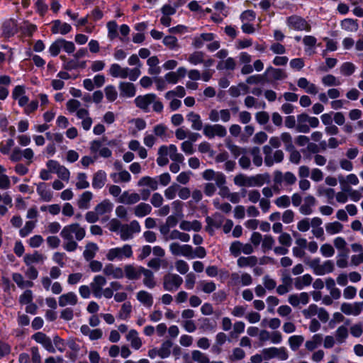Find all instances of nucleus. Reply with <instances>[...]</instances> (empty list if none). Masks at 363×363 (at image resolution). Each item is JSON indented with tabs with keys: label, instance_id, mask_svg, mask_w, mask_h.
<instances>
[{
	"label": "nucleus",
	"instance_id": "nucleus-18",
	"mask_svg": "<svg viewBox=\"0 0 363 363\" xmlns=\"http://www.w3.org/2000/svg\"><path fill=\"white\" fill-rule=\"evenodd\" d=\"M90 149L92 153L98 155L101 157L107 158L111 156V151L107 147L102 145L101 143L99 140H94L91 143Z\"/></svg>",
	"mask_w": 363,
	"mask_h": 363
},
{
	"label": "nucleus",
	"instance_id": "nucleus-22",
	"mask_svg": "<svg viewBox=\"0 0 363 363\" xmlns=\"http://www.w3.org/2000/svg\"><path fill=\"white\" fill-rule=\"evenodd\" d=\"M106 276L112 277L114 279H122L124 277L123 269L118 267H115L112 264H108L103 269Z\"/></svg>",
	"mask_w": 363,
	"mask_h": 363
},
{
	"label": "nucleus",
	"instance_id": "nucleus-4",
	"mask_svg": "<svg viewBox=\"0 0 363 363\" xmlns=\"http://www.w3.org/2000/svg\"><path fill=\"white\" fill-rule=\"evenodd\" d=\"M203 134L208 139L215 137L225 138L227 135V130L224 125L219 123H206L203 126Z\"/></svg>",
	"mask_w": 363,
	"mask_h": 363
},
{
	"label": "nucleus",
	"instance_id": "nucleus-47",
	"mask_svg": "<svg viewBox=\"0 0 363 363\" xmlns=\"http://www.w3.org/2000/svg\"><path fill=\"white\" fill-rule=\"evenodd\" d=\"M113 204L108 200H104L102 202L99 203L94 208L99 216L104 215L111 211Z\"/></svg>",
	"mask_w": 363,
	"mask_h": 363
},
{
	"label": "nucleus",
	"instance_id": "nucleus-10",
	"mask_svg": "<svg viewBox=\"0 0 363 363\" xmlns=\"http://www.w3.org/2000/svg\"><path fill=\"white\" fill-rule=\"evenodd\" d=\"M156 99L157 96L155 94H147L138 96L135 99L134 102L138 108L147 112L149 111V106L152 104Z\"/></svg>",
	"mask_w": 363,
	"mask_h": 363
},
{
	"label": "nucleus",
	"instance_id": "nucleus-8",
	"mask_svg": "<svg viewBox=\"0 0 363 363\" xmlns=\"http://www.w3.org/2000/svg\"><path fill=\"white\" fill-rule=\"evenodd\" d=\"M169 250L173 255H182L189 258H194L193 247L189 245H180L179 242H172L169 245Z\"/></svg>",
	"mask_w": 363,
	"mask_h": 363
},
{
	"label": "nucleus",
	"instance_id": "nucleus-38",
	"mask_svg": "<svg viewBox=\"0 0 363 363\" xmlns=\"http://www.w3.org/2000/svg\"><path fill=\"white\" fill-rule=\"evenodd\" d=\"M312 281V277L309 274H306L295 279L294 286L297 289H301L304 286H309Z\"/></svg>",
	"mask_w": 363,
	"mask_h": 363
},
{
	"label": "nucleus",
	"instance_id": "nucleus-15",
	"mask_svg": "<svg viewBox=\"0 0 363 363\" xmlns=\"http://www.w3.org/2000/svg\"><path fill=\"white\" fill-rule=\"evenodd\" d=\"M106 284V279L101 275L94 277L93 281L90 284L92 293L96 298L102 296L103 286Z\"/></svg>",
	"mask_w": 363,
	"mask_h": 363
},
{
	"label": "nucleus",
	"instance_id": "nucleus-11",
	"mask_svg": "<svg viewBox=\"0 0 363 363\" xmlns=\"http://www.w3.org/2000/svg\"><path fill=\"white\" fill-rule=\"evenodd\" d=\"M158 155L161 159H181L182 155L177 152L175 145H162L158 149Z\"/></svg>",
	"mask_w": 363,
	"mask_h": 363
},
{
	"label": "nucleus",
	"instance_id": "nucleus-43",
	"mask_svg": "<svg viewBox=\"0 0 363 363\" xmlns=\"http://www.w3.org/2000/svg\"><path fill=\"white\" fill-rule=\"evenodd\" d=\"M106 175L104 172L99 171L94 174L92 182V186L95 189L102 188L106 182Z\"/></svg>",
	"mask_w": 363,
	"mask_h": 363
},
{
	"label": "nucleus",
	"instance_id": "nucleus-37",
	"mask_svg": "<svg viewBox=\"0 0 363 363\" xmlns=\"http://www.w3.org/2000/svg\"><path fill=\"white\" fill-rule=\"evenodd\" d=\"M142 274L144 276L143 284L145 286L149 289H152L156 286L154 274L151 270L144 268Z\"/></svg>",
	"mask_w": 363,
	"mask_h": 363
},
{
	"label": "nucleus",
	"instance_id": "nucleus-24",
	"mask_svg": "<svg viewBox=\"0 0 363 363\" xmlns=\"http://www.w3.org/2000/svg\"><path fill=\"white\" fill-rule=\"evenodd\" d=\"M51 30L52 33L66 35L72 30V26L67 23H62L60 20L52 21Z\"/></svg>",
	"mask_w": 363,
	"mask_h": 363
},
{
	"label": "nucleus",
	"instance_id": "nucleus-23",
	"mask_svg": "<svg viewBox=\"0 0 363 363\" xmlns=\"http://www.w3.org/2000/svg\"><path fill=\"white\" fill-rule=\"evenodd\" d=\"M187 121L191 123V128L194 130H203L204 125L203 124L201 118L199 113L193 111L189 112L186 115Z\"/></svg>",
	"mask_w": 363,
	"mask_h": 363
},
{
	"label": "nucleus",
	"instance_id": "nucleus-61",
	"mask_svg": "<svg viewBox=\"0 0 363 363\" xmlns=\"http://www.w3.org/2000/svg\"><path fill=\"white\" fill-rule=\"evenodd\" d=\"M204 54L202 52L196 51L191 54L188 57V61L194 65L203 62Z\"/></svg>",
	"mask_w": 363,
	"mask_h": 363
},
{
	"label": "nucleus",
	"instance_id": "nucleus-50",
	"mask_svg": "<svg viewBox=\"0 0 363 363\" xmlns=\"http://www.w3.org/2000/svg\"><path fill=\"white\" fill-rule=\"evenodd\" d=\"M341 27L345 30L354 32L358 29V23L352 18H345L341 22Z\"/></svg>",
	"mask_w": 363,
	"mask_h": 363
},
{
	"label": "nucleus",
	"instance_id": "nucleus-26",
	"mask_svg": "<svg viewBox=\"0 0 363 363\" xmlns=\"http://www.w3.org/2000/svg\"><path fill=\"white\" fill-rule=\"evenodd\" d=\"M308 115L306 113H301L297 116V125L296 128L298 132L307 133L310 131L308 124Z\"/></svg>",
	"mask_w": 363,
	"mask_h": 363
},
{
	"label": "nucleus",
	"instance_id": "nucleus-14",
	"mask_svg": "<svg viewBox=\"0 0 363 363\" xmlns=\"http://www.w3.org/2000/svg\"><path fill=\"white\" fill-rule=\"evenodd\" d=\"M144 268L141 266L137 267L133 264H126L123 269L124 275L130 280H137L140 279Z\"/></svg>",
	"mask_w": 363,
	"mask_h": 363
},
{
	"label": "nucleus",
	"instance_id": "nucleus-45",
	"mask_svg": "<svg viewBox=\"0 0 363 363\" xmlns=\"http://www.w3.org/2000/svg\"><path fill=\"white\" fill-rule=\"evenodd\" d=\"M179 240L182 242H186L190 240V235L185 233H182L177 230H173L170 234L169 238H164L165 240Z\"/></svg>",
	"mask_w": 363,
	"mask_h": 363
},
{
	"label": "nucleus",
	"instance_id": "nucleus-7",
	"mask_svg": "<svg viewBox=\"0 0 363 363\" xmlns=\"http://www.w3.org/2000/svg\"><path fill=\"white\" fill-rule=\"evenodd\" d=\"M183 283V279L176 274H167L163 277V288L168 291H177Z\"/></svg>",
	"mask_w": 363,
	"mask_h": 363
},
{
	"label": "nucleus",
	"instance_id": "nucleus-55",
	"mask_svg": "<svg viewBox=\"0 0 363 363\" xmlns=\"http://www.w3.org/2000/svg\"><path fill=\"white\" fill-rule=\"evenodd\" d=\"M304 341L302 335H294L289 338V344L293 351H296Z\"/></svg>",
	"mask_w": 363,
	"mask_h": 363
},
{
	"label": "nucleus",
	"instance_id": "nucleus-51",
	"mask_svg": "<svg viewBox=\"0 0 363 363\" xmlns=\"http://www.w3.org/2000/svg\"><path fill=\"white\" fill-rule=\"evenodd\" d=\"M138 186H147L152 190L155 191L158 188V182L155 179L151 178L150 177H142L138 183Z\"/></svg>",
	"mask_w": 363,
	"mask_h": 363
},
{
	"label": "nucleus",
	"instance_id": "nucleus-39",
	"mask_svg": "<svg viewBox=\"0 0 363 363\" xmlns=\"http://www.w3.org/2000/svg\"><path fill=\"white\" fill-rule=\"evenodd\" d=\"M236 67V62L233 57H228L225 60L220 61L216 68L218 70H234Z\"/></svg>",
	"mask_w": 363,
	"mask_h": 363
},
{
	"label": "nucleus",
	"instance_id": "nucleus-46",
	"mask_svg": "<svg viewBox=\"0 0 363 363\" xmlns=\"http://www.w3.org/2000/svg\"><path fill=\"white\" fill-rule=\"evenodd\" d=\"M167 127L162 123L157 124L153 127V135L156 138L165 140L167 137Z\"/></svg>",
	"mask_w": 363,
	"mask_h": 363
},
{
	"label": "nucleus",
	"instance_id": "nucleus-33",
	"mask_svg": "<svg viewBox=\"0 0 363 363\" xmlns=\"http://www.w3.org/2000/svg\"><path fill=\"white\" fill-rule=\"evenodd\" d=\"M127 340L130 342V345L133 348L138 350L142 346V341L138 337V333L135 330H130L127 336Z\"/></svg>",
	"mask_w": 363,
	"mask_h": 363
},
{
	"label": "nucleus",
	"instance_id": "nucleus-58",
	"mask_svg": "<svg viewBox=\"0 0 363 363\" xmlns=\"http://www.w3.org/2000/svg\"><path fill=\"white\" fill-rule=\"evenodd\" d=\"M254 186H262L265 183L270 182V176L269 174H260L253 176Z\"/></svg>",
	"mask_w": 363,
	"mask_h": 363
},
{
	"label": "nucleus",
	"instance_id": "nucleus-3",
	"mask_svg": "<svg viewBox=\"0 0 363 363\" xmlns=\"http://www.w3.org/2000/svg\"><path fill=\"white\" fill-rule=\"evenodd\" d=\"M306 263L313 269V273L318 276L331 273L335 269L334 263L332 260H326L320 264V258H315L306 262Z\"/></svg>",
	"mask_w": 363,
	"mask_h": 363
},
{
	"label": "nucleus",
	"instance_id": "nucleus-63",
	"mask_svg": "<svg viewBox=\"0 0 363 363\" xmlns=\"http://www.w3.org/2000/svg\"><path fill=\"white\" fill-rule=\"evenodd\" d=\"M356 69L355 65L352 62H344L340 67V73L344 76H350Z\"/></svg>",
	"mask_w": 363,
	"mask_h": 363
},
{
	"label": "nucleus",
	"instance_id": "nucleus-29",
	"mask_svg": "<svg viewBox=\"0 0 363 363\" xmlns=\"http://www.w3.org/2000/svg\"><path fill=\"white\" fill-rule=\"evenodd\" d=\"M137 299L144 306L150 307L153 304V296L152 295L144 290L140 291L136 295Z\"/></svg>",
	"mask_w": 363,
	"mask_h": 363
},
{
	"label": "nucleus",
	"instance_id": "nucleus-36",
	"mask_svg": "<svg viewBox=\"0 0 363 363\" xmlns=\"http://www.w3.org/2000/svg\"><path fill=\"white\" fill-rule=\"evenodd\" d=\"M13 281L21 289L30 288L33 286V282L28 280H25L22 274L20 273H13L12 275Z\"/></svg>",
	"mask_w": 363,
	"mask_h": 363
},
{
	"label": "nucleus",
	"instance_id": "nucleus-9",
	"mask_svg": "<svg viewBox=\"0 0 363 363\" xmlns=\"http://www.w3.org/2000/svg\"><path fill=\"white\" fill-rule=\"evenodd\" d=\"M288 26L291 29L296 30H311L310 24L303 18L298 16H292L287 18L286 21Z\"/></svg>",
	"mask_w": 363,
	"mask_h": 363
},
{
	"label": "nucleus",
	"instance_id": "nucleus-6",
	"mask_svg": "<svg viewBox=\"0 0 363 363\" xmlns=\"http://www.w3.org/2000/svg\"><path fill=\"white\" fill-rule=\"evenodd\" d=\"M262 354L265 360L278 358L280 360L284 361L289 357L288 351L284 347L264 348L262 350Z\"/></svg>",
	"mask_w": 363,
	"mask_h": 363
},
{
	"label": "nucleus",
	"instance_id": "nucleus-35",
	"mask_svg": "<svg viewBox=\"0 0 363 363\" xmlns=\"http://www.w3.org/2000/svg\"><path fill=\"white\" fill-rule=\"evenodd\" d=\"M128 147L133 151H137L138 155L142 159H145L147 156L146 149L144 147L141 146L139 141L136 140H132L131 141H130L128 144Z\"/></svg>",
	"mask_w": 363,
	"mask_h": 363
},
{
	"label": "nucleus",
	"instance_id": "nucleus-27",
	"mask_svg": "<svg viewBox=\"0 0 363 363\" xmlns=\"http://www.w3.org/2000/svg\"><path fill=\"white\" fill-rule=\"evenodd\" d=\"M77 303V297L73 292L62 294L59 297V305L61 307L66 306L67 305L74 306Z\"/></svg>",
	"mask_w": 363,
	"mask_h": 363
},
{
	"label": "nucleus",
	"instance_id": "nucleus-19",
	"mask_svg": "<svg viewBox=\"0 0 363 363\" xmlns=\"http://www.w3.org/2000/svg\"><path fill=\"white\" fill-rule=\"evenodd\" d=\"M264 75L268 77L269 79L274 81L283 80L287 77V74L284 70L279 68H274L272 66H269L266 69Z\"/></svg>",
	"mask_w": 363,
	"mask_h": 363
},
{
	"label": "nucleus",
	"instance_id": "nucleus-32",
	"mask_svg": "<svg viewBox=\"0 0 363 363\" xmlns=\"http://www.w3.org/2000/svg\"><path fill=\"white\" fill-rule=\"evenodd\" d=\"M201 223L199 220H194L192 222L187 220H182L180 223L179 228L185 231L194 230L196 232L199 231L201 229Z\"/></svg>",
	"mask_w": 363,
	"mask_h": 363
},
{
	"label": "nucleus",
	"instance_id": "nucleus-59",
	"mask_svg": "<svg viewBox=\"0 0 363 363\" xmlns=\"http://www.w3.org/2000/svg\"><path fill=\"white\" fill-rule=\"evenodd\" d=\"M347 337H348L347 328L344 325L340 326L335 332V337H336V340L337 341V342H339L340 344L343 343Z\"/></svg>",
	"mask_w": 363,
	"mask_h": 363
},
{
	"label": "nucleus",
	"instance_id": "nucleus-2",
	"mask_svg": "<svg viewBox=\"0 0 363 363\" xmlns=\"http://www.w3.org/2000/svg\"><path fill=\"white\" fill-rule=\"evenodd\" d=\"M109 74L114 78L127 79L130 81H135L140 76L141 71L139 67L130 69L128 67H122L117 63L111 65L108 69Z\"/></svg>",
	"mask_w": 363,
	"mask_h": 363
},
{
	"label": "nucleus",
	"instance_id": "nucleus-60",
	"mask_svg": "<svg viewBox=\"0 0 363 363\" xmlns=\"http://www.w3.org/2000/svg\"><path fill=\"white\" fill-rule=\"evenodd\" d=\"M108 38L113 40L118 36V25L116 21H111L107 23Z\"/></svg>",
	"mask_w": 363,
	"mask_h": 363
},
{
	"label": "nucleus",
	"instance_id": "nucleus-31",
	"mask_svg": "<svg viewBox=\"0 0 363 363\" xmlns=\"http://www.w3.org/2000/svg\"><path fill=\"white\" fill-rule=\"evenodd\" d=\"M98 250L99 247L96 243L88 242L85 246V250L83 252V256L86 261H90L95 257L96 253Z\"/></svg>",
	"mask_w": 363,
	"mask_h": 363
},
{
	"label": "nucleus",
	"instance_id": "nucleus-16",
	"mask_svg": "<svg viewBox=\"0 0 363 363\" xmlns=\"http://www.w3.org/2000/svg\"><path fill=\"white\" fill-rule=\"evenodd\" d=\"M32 338L38 343L41 344L48 352L52 353L55 352L51 339L45 333L38 332L33 335Z\"/></svg>",
	"mask_w": 363,
	"mask_h": 363
},
{
	"label": "nucleus",
	"instance_id": "nucleus-56",
	"mask_svg": "<svg viewBox=\"0 0 363 363\" xmlns=\"http://www.w3.org/2000/svg\"><path fill=\"white\" fill-rule=\"evenodd\" d=\"M191 358L197 363H209L210 361L208 357L206 354L196 350L191 352Z\"/></svg>",
	"mask_w": 363,
	"mask_h": 363
},
{
	"label": "nucleus",
	"instance_id": "nucleus-20",
	"mask_svg": "<svg viewBox=\"0 0 363 363\" xmlns=\"http://www.w3.org/2000/svg\"><path fill=\"white\" fill-rule=\"evenodd\" d=\"M140 200V195L138 193L123 191L118 198V202L125 205H133Z\"/></svg>",
	"mask_w": 363,
	"mask_h": 363
},
{
	"label": "nucleus",
	"instance_id": "nucleus-57",
	"mask_svg": "<svg viewBox=\"0 0 363 363\" xmlns=\"http://www.w3.org/2000/svg\"><path fill=\"white\" fill-rule=\"evenodd\" d=\"M343 229V225L340 223L335 221L329 223L325 225V230L328 233L333 235L341 232Z\"/></svg>",
	"mask_w": 363,
	"mask_h": 363
},
{
	"label": "nucleus",
	"instance_id": "nucleus-52",
	"mask_svg": "<svg viewBox=\"0 0 363 363\" xmlns=\"http://www.w3.org/2000/svg\"><path fill=\"white\" fill-rule=\"evenodd\" d=\"M321 82L325 86H337L341 84L340 81L333 74H326L321 79Z\"/></svg>",
	"mask_w": 363,
	"mask_h": 363
},
{
	"label": "nucleus",
	"instance_id": "nucleus-12",
	"mask_svg": "<svg viewBox=\"0 0 363 363\" xmlns=\"http://www.w3.org/2000/svg\"><path fill=\"white\" fill-rule=\"evenodd\" d=\"M12 98L18 101L19 106H25L29 102V98L26 94L25 86H16L12 91Z\"/></svg>",
	"mask_w": 363,
	"mask_h": 363
},
{
	"label": "nucleus",
	"instance_id": "nucleus-5",
	"mask_svg": "<svg viewBox=\"0 0 363 363\" xmlns=\"http://www.w3.org/2000/svg\"><path fill=\"white\" fill-rule=\"evenodd\" d=\"M132 256L133 250L130 245H125L122 247L112 248L108 250L106 255V257L109 261H113L115 259L130 258Z\"/></svg>",
	"mask_w": 363,
	"mask_h": 363
},
{
	"label": "nucleus",
	"instance_id": "nucleus-41",
	"mask_svg": "<svg viewBox=\"0 0 363 363\" xmlns=\"http://www.w3.org/2000/svg\"><path fill=\"white\" fill-rule=\"evenodd\" d=\"M152 207L146 203H140L134 208V214L138 217H143L150 213Z\"/></svg>",
	"mask_w": 363,
	"mask_h": 363
},
{
	"label": "nucleus",
	"instance_id": "nucleus-53",
	"mask_svg": "<svg viewBox=\"0 0 363 363\" xmlns=\"http://www.w3.org/2000/svg\"><path fill=\"white\" fill-rule=\"evenodd\" d=\"M173 343L171 340H167L164 341L158 350L160 352L159 356L162 359L168 357L171 353L170 349Z\"/></svg>",
	"mask_w": 363,
	"mask_h": 363
},
{
	"label": "nucleus",
	"instance_id": "nucleus-62",
	"mask_svg": "<svg viewBox=\"0 0 363 363\" xmlns=\"http://www.w3.org/2000/svg\"><path fill=\"white\" fill-rule=\"evenodd\" d=\"M132 311V306L130 302L124 303L118 313V318L123 320H126L129 318Z\"/></svg>",
	"mask_w": 363,
	"mask_h": 363
},
{
	"label": "nucleus",
	"instance_id": "nucleus-54",
	"mask_svg": "<svg viewBox=\"0 0 363 363\" xmlns=\"http://www.w3.org/2000/svg\"><path fill=\"white\" fill-rule=\"evenodd\" d=\"M105 96L108 101L113 102L118 97V91L113 85H108L104 88Z\"/></svg>",
	"mask_w": 363,
	"mask_h": 363
},
{
	"label": "nucleus",
	"instance_id": "nucleus-25",
	"mask_svg": "<svg viewBox=\"0 0 363 363\" xmlns=\"http://www.w3.org/2000/svg\"><path fill=\"white\" fill-rule=\"evenodd\" d=\"M341 311L345 315H358L361 313V308L359 307V302L354 303H343L340 307Z\"/></svg>",
	"mask_w": 363,
	"mask_h": 363
},
{
	"label": "nucleus",
	"instance_id": "nucleus-30",
	"mask_svg": "<svg viewBox=\"0 0 363 363\" xmlns=\"http://www.w3.org/2000/svg\"><path fill=\"white\" fill-rule=\"evenodd\" d=\"M228 91L232 97H238L240 95L247 94L249 92V86L244 83H240L238 86H231Z\"/></svg>",
	"mask_w": 363,
	"mask_h": 363
},
{
	"label": "nucleus",
	"instance_id": "nucleus-1",
	"mask_svg": "<svg viewBox=\"0 0 363 363\" xmlns=\"http://www.w3.org/2000/svg\"><path fill=\"white\" fill-rule=\"evenodd\" d=\"M86 230L79 223H74L63 227L60 236L63 239V248L67 252H74L78 247L77 241L85 238Z\"/></svg>",
	"mask_w": 363,
	"mask_h": 363
},
{
	"label": "nucleus",
	"instance_id": "nucleus-49",
	"mask_svg": "<svg viewBox=\"0 0 363 363\" xmlns=\"http://www.w3.org/2000/svg\"><path fill=\"white\" fill-rule=\"evenodd\" d=\"M322 341V335L315 334L313 336L311 340H308L306 342L305 346L306 349L308 350L309 351H313L321 344Z\"/></svg>",
	"mask_w": 363,
	"mask_h": 363
},
{
	"label": "nucleus",
	"instance_id": "nucleus-48",
	"mask_svg": "<svg viewBox=\"0 0 363 363\" xmlns=\"http://www.w3.org/2000/svg\"><path fill=\"white\" fill-rule=\"evenodd\" d=\"M91 199L92 194L90 191L84 192L77 202L78 207L81 209H87Z\"/></svg>",
	"mask_w": 363,
	"mask_h": 363
},
{
	"label": "nucleus",
	"instance_id": "nucleus-42",
	"mask_svg": "<svg viewBox=\"0 0 363 363\" xmlns=\"http://www.w3.org/2000/svg\"><path fill=\"white\" fill-rule=\"evenodd\" d=\"M258 259L255 256L240 257L237 263L240 267H255L257 264Z\"/></svg>",
	"mask_w": 363,
	"mask_h": 363
},
{
	"label": "nucleus",
	"instance_id": "nucleus-17",
	"mask_svg": "<svg viewBox=\"0 0 363 363\" xmlns=\"http://www.w3.org/2000/svg\"><path fill=\"white\" fill-rule=\"evenodd\" d=\"M120 95L124 98H132L136 94V88L135 85L129 82H121L118 84Z\"/></svg>",
	"mask_w": 363,
	"mask_h": 363
},
{
	"label": "nucleus",
	"instance_id": "nucleus-13",
	"mask_svg": "<svg viewBox=\"0 0 363 363\" xmlns=\"http://www.w3.org/2000/svg\"><path fill=\"white\" fill-rule=\"evenodd\" d=\"M47 167L50 171L57 173L58 177L62 180H68L69 172L65 167L60 166L55 160H50L47 163Z\"/></svg>",
	"mask_w": 363,
	"mask_h": 363
},
{
	"label": "nucleus",
	"instance_id": "nucleus-28",
	"mask_svg": "<svg viewBox=\"0 0 363 363\" xmlns=\"http://www.w3.org/2000/svg\"><path fill=\"white\" fill-rule=\"evenodd\" d=\"M315 199L313 196H308L304 199V203L300 207V212L303 215H310L312 207L315 204Z\"/></svg>",
	"mask_w": 363,
	"mask_h": 363
},
{
	"label": "nucleus",
	"instance_id": "nucleus-44",
	"mask_svg": "<svg viewBox=\"0 0 363 363\" xmlns=\"http://www.w3.org/2000/svg\"><path fill=\"white\" fill-rule=\"evenodd\" d=\"M23 259L26 265L32 266L31 264L33 263L43 262L44 260V257L38 252H35L33 254H26Z\"/></svg>",
	"mask_w": 363,
	"mask_h": 363
},
{
	"label": "nucleus",
	"instance_id": "nucleus-64",
	"mask_svg": "<svg viewBox=\"0 0 363 363\" xmlns=\"http://www.w3.org/2000/svg\"><path fill=\"white\" fill-rule=\"evenodd\" d=\"M162 43L165 46H167L170 50H174L179 47L177 43V39L176 37L173 35L165 36L163 38Z\"/></svg>",
	"mask_w": 363,
	"mask_h": 363
},
{
	"label": "nucleus",
	"instance_id": "nucleus-40",
	"mask_svg": "<svg viewBox=\"0 0 363 363\" xmlns=\"http://www.w3.org/2000/svg\"><path fill=\"white\" fill-rule=\"evenodd\" d=\"M129 123L135 126L134 129H130V133L133 135H135L138 131L144 130L147 125L145 121L141 118H133L129 121Z\"/></svg>",
	"mask_w": 363,
	"mask_h": 363
},
{
	"label": "nucleus",
	"instance_id": "nucleus-21",
	"mask_svg": "<svg viewBox=\"0 0 363 363\" xmlns=\"http://www.w3.org/2000/svg\"><path fill=\"white\" fill-rule=\"evenodd\" d=\"M225 145L233 157H238L241 156L240 159H246L245 156L248 152L247 149L239 147L228 140H225Z\"/></svg>",
	"mask_w": 363,
	"mask_h": 363
},
{
	"label": "nucleus",
	"instance_id": "nucleus-34",
	"mask_svg": "<svg viewBox=\"0 0 363 363\" xmlns=\"http://www.w3.org/2000/svg\"><path fill=\"white\" fill-rule=\"evenodd\" d=\"M37 192L45 201H50L52 198L51 191L48 188L47 184L44 182H41L38 185Z\"/></svg>",
	"mask_w": 363,
	"mask_h": 363
}]
</instances>
